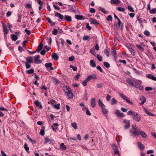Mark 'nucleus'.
Here are the masks:
<instances>
[{
    "mask_svg": "<svg viewBox=\"0 0 156 156\" xmlns=\"http://www.w3.org/2000/svg\"><path fill=\"white\" fill-rule=\"evenodd\" d=\"M119 94L121 97L124 100L126 101L127 102L130 104L131 105H133V103L130 100H129L127 97L124 94L121 93H119Z\"/></svg>",
    "mask_w": 156,
    "mask_h": 156,
    "instance_id": "obj_1",
    "label": "nucleus"
},
{
    "mask_svg": "<svg viewBox=\"0 0 156 156\" xmlns=\"http://www.w3.org/2000/svg\"><path fill=\"white\" fill-rule=\"evenodd\" d=\"M64 88H66V89L68 90L67 93V95L70 98H72L73 97V94L71 91L69 87L67 86H65Z\"/></svg>",
    "mask_w": 156,
    "mask_h": 156,
    "instance_id": "obj_2",
    "label": "nucleus"
},
{
    "mask_svg": "<svg viewBox=\"0 0 156 156\" xmlns=\"http://www.w3.org/2000/svg\"><path fill=\"white\" fill-rule=\"evenodd\" d=\"M130 132L132 136H138L140 134V130L139 129H137L133 130H131Z\"/></svg>",
    "mask_w": 156,
    "mask_h": 156,
    "instance_id": "obj_3",
    "label": "nucleus"
},
{
    "mask_svg": "<svg viewBox=\"0 0 156 156\" xmlns=\"http://www.w3.org/2000/svg\"><path fill=\"white\" fill-rule=\"evenodd\" d=\"M134 114L133 117V119L138 122H139L141 119V117L140 116L138 115L136 112Z\"/></svg>",
    "mask_w": 156,
    "mask_h": 156,
    "instance_id": "obj_4",
    "label": "nucleus"
},
{
    "mask_svg": "<svg viewBox=\"0 0 156 156\" xmlns=\"http://www.w3.org/2000/svg\"><path fill=\"white\" fill-rule=\"evenodd\" d=\"M124 122L125 124L124 126V128L125 129H127L129 128L130 126L129 121L127 120H124Z\"/></svg>",
    "mask_w": 156,
    "mask_h": 156,
    "instance_id": "obj_5",
    "label": "nucleus"
},
{
    "mask_svg": "<svg viewBox=\"0 0 156 156\" xmlns=\"http://www.w3.org/2000/svg\"><path fill=\"white\" fill-rule=\"evenodd\" d=\"M97 78V76L95 74L89 75L87 78V80L90 81L91 79H96Z\"/></svg>",
    "mask_w": 156,
    "mask_h": 156,
    "instance_id": "obj_6",
    "label": "nucleus"
},
{
    "mask_svg": "<svg viewBox=\"0 0 156 156\" xmlns=\"http://www.w3.org/2000/svg\"><path fill=\"white\" fill-rule=\"evenodd\" d=\"M59 125L58 123H54L51 126V127L54 131L55 132H57L58 131L57 127Z\"/></svg>",
    "mask_w": 156,
    "mask_h": 156,
    "instance_id": "obj_7",
    "label": "nucleus"
},
{
    "mask_svg": "<svg viewBox=\"0 0 156 156\" xmlns=\"http://www.w3.org/2000/svg\"><path fill=\"white\" fill-rule=\"evenodd\" d=\"M34 58V62L36 64H39L41 62V60L39 59L40 56L39 55L35 56Z\"/></svg>",
    "mask_w": 156,
    "mask_h": 156,
    "instance_id": "obj_8",
    "label": "nucleus"
},
{
    "mask_svg": "<svg viewBox=\"0 0 156 156\" xmlns=\"http://www.w3.org/2000/svg\"><path fill=\"white\" fill-rule=\"evenodd\" d=\"M3 28L4 35H6L9 32V30L7 28L6 25L4 23L3 24Z\"/></svg>",
    "mask_w": 156,
    "mask_h": 156,
    "instance_id": "obj_9",
    "label": "nucleus"
},
{
    "mask_svg": "<svg viewBox=\"0 0 156 156\" xmlns=\"http://www.w3.org/2000/svg\"><path fill=\"white\" fill-rule=\"evenodd\" d=\"M90 103L91 105L93 107H95L96 106V99L95 98H92L91 100Z\"/></svg>",
    "mask_w": 156,
    "mask_h": 156,
    "instance_id": "obj_10",
    "label": "nucleus"
},
{
    "mask_svg": "<svg viewBox=\"0 0 156 156\" xmlns=\"http://www.w3.org/2000/svg\"><path fill=\"white\" fill-rule=\"evenodd\" d=\"M140 100L142 101V102L140 103V105H143L146 101V98L143 96H140Z\"/></svg>",
    "mask_w": 156,
    "mask_h": 156,
    "instance_id": "obj_11",
    "label": "nucleus"
},
{
    "mask_svg": "<svg viewBox=\"0 0 156 156\" xmlns=\"http://www.w3.org/2000/svg\"><path fill=\"white\" fill-rule=\"evenodd\" d=\"M112 147L113 150L114 151V153L115 154L118 155L119 154V151L117 150V148L116 146L114 144H112Z\"/></svg>",
    "mask_w": 156,
    "mask_h": 156,
    "instance_id": "obj_12",
    "label": "nucleus"
},
{
    "mask_svg": "<svg viewBox=\"0 0 156 156\" xmlns=\"http://www.w3.org/2000/svg\"><path fill=\"white\" fill-rule=\"evenodd\" d=\"M55 16L58 17L61 20H63L64 19L65 16H63L60 13L57 12L55 14Z\"/></svg>",
    "mask_w": 156,
    "mask_h": 156,
    "instance_id": "obj_13",
    "label": "nucleus"
},
{
    "mask_svg": "<svg viewBox=\"0 0 156 156\" xmlns=\"http://www.w3.org/2000/svg\"><path fill=\"white\" fill-rule=\"evenodd\" d=\"M115 113L119 117H122L123 116V114L119 110H117Z\"/></svg>",
    "mask_w": 156,
    "mask_h": 156,
    "instance_id": "obj_14",
    "label": "nucleus"
},
{
    "mask_svg": "<svg viewBox=\"0 0 156 156\" xmlns=\"http://www.w3.org/2000/svg\"><path fill=\"white\" fill-rule=\"evenodd\" d=\"M75 18L77 20H84L85 19V18L83 16L81 15H76L75 16Z\"/></svg>",
    "mask_w": 156,
    "mask_h": 156,
    "instance_id": "obj_15",
    "label": "nucleus"
},
{
    "mask_svg": "<svg viewBox=\"0 0 156 156\" xmlns=\"http://www.w3.org/2000/svg\"><path fill=\"white\" fill-rule=\"evenodd\" d=\"M128 83L130 85L133 86L135 80L133 79H128L127 80Z\"/></svg>",
    "mask_w": 156,
    "mask_h": 156,
    "instance_id": "obj_16",
    "label": "nucleus"
},
{
    "mask_svg": "<svg viewBox=\"0 0 156 156\" xmlns=\"http://www.w3.org/2000/svg\"><path fill=\"white\" fill-rule=\"evenodd\" d=\"M140 134L143 138L145 139L147 138V135L143 131H140Z\"/></svg>",
    "mask_w": 156,
    "mask_h": 156,
    "instance_id": "obj_17",
    "label": "nucleus"
},
{
    "mask_svg": "<svg viewBox=\"0 0 156 156\" xmlns=\"http://www.w3.org/2000/svg\"><path fill=\"white\" fill-rule=\"evenodd\" d=\"M138 146L140 149L141 150H143L144 149V145L141 144L140 142H138L137 143Z\"/></svg>",
    "mask_w": 156,
    "mask_h": 156,
    "instance_id": "obj_18",
    "label": "nucleus"
},
{
    "mask_svg": "<svg viewBox=\"0 0 156 156\" xmlns=\"http://www.w3.org/2000/svg\"><path fill=\"white\" fill-rule=\"evenodd\" d=\"M43 48V44L41 43L40 44H39L37 48V49L36 50L38 52H40V51Z\"/></svg>",
    "mask_w": 156,
    "mask_h": 156,
    "instance_id": "obj_19",
    "label": "nucleus"
},
{
    "mask_svg": "<svg viewBox=\"0 0 156 156\" xmlns=\"http://www.w3.org/2000/svg\"><path fill=\"white\" fill-rule=\"evenodd\" d=\"M59 147L60 149L62 150H65L66 149V147L63 143H61L59 146Z\"/></svg>",
    "mask_w": 156,
    "mask_h": 156,
    "instance_id": "obj_20",
    "label": "nucleus"
},
{
    "mask_svg": "<svg viewBox=\"0 0 156 156\" xmlns=\"http://www.w3.org/2000/svg\"><path fill=\"white\" fill-rule=\"evenodd\" d=\"M90 65L91 67L94 68L96 67V64L94 61L93 60H91L90 61Z\"/></svg>",
    "mask_w": 156,
    "mask_h": 156,
    "instance_id": "obj_21",
    "label": "nucleus"
},
{
    "mask_svg": "<svg viewBox=\"0 0 156 156\" xmlns=\"http://www.w3.org/2000/svg\"><path fill=\"white\" fill-rule=\"evenodd\" d=\"M52 58L55 60H58V57L55 53L51 55Z\"/></svg>",
    "mask_w": 156,
    "mask_h": 156,
    "instance_id": "obj_22",
    "label": "nucleus"
},
{
    "mask_svg": "<svg viewBox=\"0 0 156 156\" xmlns=\"http://www.w3.org/2000/svg\"><path fill=\"white\" fill-rule=\"evenodd\" d=\"M64 19H65L68 22H70L72 20L71 17L67 15L65 16Z\"/></svg>",
    "mask_w": 156,
    "mask_h": 156,
    "instance_id": "obj_23",
    "label": "nucleus"
},
{
    "mask_svg": "<svg viewBox=\"0 0 156 156\" xmlns=\"http://www.w3.org/2000/svg\"><path fill=\"white\" fill-rule=\"evenodd\" d=\"M45 127L42 126L40 131V134L41 136H44V134Z\"/></svg>",
    "mask_w": 156,
    "mask_h": 156,
    "instance_id": "obj_24",
    "label": "nucleus"
},
{
    "mask_svg": "<svg viewBox=\"0 0 156 156\" xmlns=\"http://www.w3.org/2000/svg\"><path fill=\"white\" fill-rule=\"evenodd\" d=\"M102 109V112L104 114H106L108 112V110L106 108V106H105L104 107L101 108Z\"/></svg>",
    "mask_w": 156,
    "mask_h": 156,
    "instance_id": "obj_25",
    "label": "nucleus"
},
{
    "mask_svg": "<svg viewBox=\"0 0 156 156\" xmlns=\"http://www.w3.org/2000/svg\"><path fill=\"white\" fill-rule=\"evenodd\" d=\"M98 104L100 107L101 108L104 106H105L103 103L102 102L101 100L99 99L98 100Z\"/></svg>",
    "mask_w": 156,
    "mask_h": 156,
    "instance_id": "obj_26",
    "label": "nucleus"
},
{
    "mask_svg": "<svg viewBox=\"0 0 156 156\" xmlns=\"http://www.w3.org/2000/svg\"><path fill=\"white\" fill-rule=\"evenodd\" d=\"M89 20L91 22V24H94L95 25L98 24V23L97 21L93 19L92 18H90Z\"/></svg>",
    "mask_w": 156,
    "mask_h": 156,
    "instance_id": "obj_27",
    "label": "nucleus"
},
{
    "mask_svg": "<svg viewBox=\"0 0 156 156\" xmlns=\"http://www.w3.org/2000/svg\"><path fill=\"white\" fill-rule=\"evenodd\" d=\"M120 2L119 0H111L110 3L112 4H117Z\"/></svg>",
    "mask_w": 156,
    "mask_h": 156,
    "instance_id": "obj_28",
    "label": "nucleus"
},
{
    "mask_svg": "<svg viewBox=\"0 0 156 156\" xmlns=\"http://www.w3.org/2000/svg\"><path fill=\"white\" fill-rule=\"evenodd\" d=\"M26 61L29 63H32L33 62V58L31 56L28 57L26 58Z\"/></svg>",
    "mask_w": 156,
    "mask_h": 156,
    "instance_id": "obj_29",
    "label": "nucleus"
},
{
    "mask_svg": "<svg viewBox=\"0 0 156 156\" xmlns=\"http://www.w3.org/2000/svg\"><path fill=\"white\" fill-rule=\"evenodd\" d=\"M111 103L112 105H114L117 104V101L114 98H112L111 101Z\"/></svg>",
    "mask_w": 156,
    "mask_h": 156,
    "instance_id": "obj_30",
    "label": "nucleus"
},
{
    "mask_svg": "<svg viewBox=\"0 0 156 156\" xmlns=\"http://www.w3.org/2000/svg\"><path fill=\"white\" fill-rule=\"evenodd\" d=\"M12 39L13 41H16L18 39V37L15 35L13 34H11Z\"/></svg>",
    "mask_w": 156,
    "mask_h": 156,
    "instance_id": "obj_31",
    "label": "nucleus"
},
{
    "mask_svg": "<svg viewBox=\"0 0 156 156\" xmlns=\"http://www.w3.org/2000/svg\"><path fill=\"white\" fill-rule=\"evenodd\" d=\"M52 106L54 108L57 109H60V104H55L52 105Z\"/></svg>",
    "mask_w": 156,
    "mask_h": 156,
    "instance_id": "obj_32",
    "label": "nucleus"
},
{
    "mask_svg": "<svg viewBox=\"0 0 156 156\" xmlns=\"http://www.w3.org/2000/svg\"><path fill=\"white\" fill-rule=\"evenodd\" d=\"M144 110L145 112L148 115L153 116H154V115L153 114H152L151 113L148 111L145 108H144Z\"/></svg>",
    "mask_w": 156,
    "mask_h": 156,
    "instance_id": "obj_33",
    "label": "nucleus"
},
{
    "mask_svg": "<svg viewBox=\"0 0 156 156\" xmlns=\"http://www.w3.org/2000/svg\"><path fill=\"white\" fill-rule=\"evenodd\" d=\"M34 69H31L28 70H26V73H27L30 74L33 73L34 72Z\"/></svg>",
    "mask_w": 156,
    "mask_h": 156,
    "instance_id": "obj_34",
    "label": "nucleus"
},
{
    "mask_svg": "<svg viewBox=\"0 0 156 156\" xmlns=\"http://www.w3.org/2000/svg\"><path fill=\"white\" fill-rule=\"evenodd\" d=\"M112 55L115 57H116V53L115 50L114 48L112 51Z\"/></svg>",
    "mask_w": 156,
    "mask_h": 156,
    "instance_id": "obj_35",
    "label": "nucleus"
},
{
    "mask_svg": "<svg viewBox=\"0 0 156 156\" xmlns=\"http://www.w3.org/2000/svg\"><path fill=\"white\" fill-rule=\"evenodd\" d=\"M90 52L94 56L96 55V53L94 48H91L90 50Z\"/></svg>",
    "mask_w": 156,
    "mask_h": 156,
    "instance_id": "obj_36",
    "label": "nucleus"
},
{
    "mask_svg": "<svg viewBox=\"0 0 156 156\" xmlns=\"http://www.w3.org/2000/svg\"><path fill=\"white\" fill-rule=\"evenodd\" d=\"M88 81H89L88 80H87V78L85 80H83L82 82L83 85L84 86H86L87 85V82Z\"/></svg>",
    "mask_w": 156,
    "mask_h": 156,
    "instance_id": "obj_37",
    "label": "nucleus"
},
{
    "mask_svg": "<svg viewBox=\"0 0 156 156\" xmlns=\"http://www.w3.org/2000/svg\"><path fill=\"white\" fill-rule=\"evenodd\" d=\"M72 126L75 129H77V124L76 122L72 123L71 124Z\"/></svg>",
    "mask_w": 156,
    "mask_h": 156,
    "instance_id": "obj_38",
    "label": "nucleus"
},
{
    "mask_svg": "<svg viewBox=\"0 0 156 156\" xmlns=\"http://www.w3.org/2000/svg\"><path fill=\"white\" fill-rule=\"evenodd\" d=\"M136 46L138 48V49L139 50L141 51H144V49L140 45H136Z\"/></svg>",
    "mask_w": 156,
    "mask_h": 156,
    "instance_id": "obj_39",
    "label": "nucleus"
},
{
    "mask_svg": "<svg viewBox=\"0 0 156 156\" xmlns=\"http://www.w3.org/2000/svg\"><path fill=\"white\" fill-rule=\"evenodd\" d=\"M22 18V15L21 14H19L18 15V20H17V22H21V19Z\"/></svg>",
    "mask_w": 156,
    "mask_h": 156,
    "instance_id": "obj_40",
    "label": "nucleus"
},
{
    "mask_svg": "<svg viewBox=\"0 0 156 156\" xmlns=\"http://www.w3.org/2000/svg\"><path fill=\"white\" fill-rule=\"evenodd\" d=\"M104 65L107 68H108L110 66L108 62H105L104 63Z\"/></svg>",
    "mask_w": 156,
    "mask_h": 156,
    "instance_id": "obj_41",
    "label": "nucleus"
},
{
    "mask_svg": "<svg viewBox=\"0 0 156 156\" xmlns=\"http://www.w3.org/2000/svg\"><path fill=\"white\" fill-rule=\"evenodd\" d=\"M104 53L106 54L107 57H108L109 56V51L107 49L104 50Z\"/></svg>",
    "mask_w": 156,
    "mask_h": 156,
    "instance_id": "obj_42",
    "label": "nucleus"
},
{
    "mask_svg": "<svg viewBox=\"0 0 156 156\" xmlns=\"http://www.w3.org/2000/svg\"><path fill=\"white\" fill-rule=\"evenodd\" d=\"M112 16L110 15H108L107 18L106 20L108 21H112Z\"/></svg>",
    "mask_w": 156,
    "mask_h": 156,
    "instance_id": "obj_43",
    "label": "nucleus"
},
{
    "mask_svg": "<svg viewBox=\"0 0 156 156\" xmlns=\"http://www.w3.org/2000/svg\"><path fill=\"white\" fill-rule=\"evenodd\" d=\"M58 33V30L55 29H54L52 31V33L54 35H56Z\"/></svg>",
    "mask_w": 156,
    "mask_h": 156,
    "instance_id": "obj_44",
    "label": "nucleus"
},
{
    "mask_svg": "<svg viewBox=\"0 0 156 156\" xmlns=\"http://www.w3.org/2000/svg\"><path fill=\"white\" fill-rule=\"evenodd\" d=\"M128 9L130 12H134V11L133 9V7L132 6H130L129 5H128Z\"/></svg>",
    "mask_w": 156,
    "mask_h": 156,
    "instance_id": "obj_45",
    "label": "nucleus"
},
{
    "mask_svg": "<svg viewBox=\"0 0 156 156\" xmlns=\"http://www.w3.org/2000/svg\"><path fill=\"white\" fill-rule=\"evenodd\" d=\"M57 103V102L53 100H52L50 101V103L49 102V104H51L52 105V106L53 105L56 104Z\"/></svg>",
    "mask_w": 156,
    "mask_h": 156,
    "instance_id": "obj_46",
    "label": "nucleus"
},
{
    "mask_svg": "<svg viewBox=\"0 0 156 156\" xmlns=\"http://www.w3.org/2000/svg\"><path fill=\"white\" fill-rule=\"evenodd\" d=\"M24 147L25 150L28 151L29 150V147H28V145L27 143H25L24 145Z\"/></svg>",
    "mask_w": 156,
    "mask_h": 156,
    "instance_id": "obj_47",
    "label": "nucleus"
},
{
    "mask_svg": "<svg viewBox=\"0 0 156 156\" xmlns=\"http://www.w3.org/2000/svg\"><path fill=\"white\" fill-rule=\"evenodd\" d=\"M117 10L120 12H123L125 11V9L123 8H122L120 7H118L117 8Z\"/></svg>",
    "mask_w": 156,
    "mask_h": 156,
    "instance_id": "obj_48",
    "label": "nucleus"
},
{
    "mask_svg": "<svg viewBox=\"0 0 156 156\" xmlns=\"http://www.w3.org/2000/svg\"><path fill=\"white\" fill-rule=\"evenodd\" d=\"M136 112H134L132 111H129L127 112V114L128 115H132L133 116L134 115V113H135Z\"/></svg>",
    "mask_w": 156,
    "mask_h": 156,
    "instance_id": "obj_49",
    "label": "nucleus"
},
{
    "mask_svg": "<svg viewBox=\"0 0 156 156\" xmlns=\"http://www.w3.org/2000/svg\"><path fill=\"white\" fill-rule=\"evenodd\" d=\"M27 138L32 144H35L36 143V140H33L31 138L29 137H28Z\"/></svg>",
    "mask_w": 156,
    "mask_h": 156,
    "instance_id": "obj_50",
    "label": "nucleus"
},
{
    "mask_svg": "<svg viewBox=\"0 0 156 156\" xmlns=\"http://www.w3.org/2000/svg\"><path fill=\"white\" fill-rule=\"evenodd\" d=\"M129 51H130V52H131V54L133 56H134L135 55V51L133 49H130L129 50Z\"/></svg>",
    "mask_w": 156,
    "mask_h": 156,
    "instance_id": "obj_51",
    "label": "nucleus"
},
{
    "mask_svg": "<svg viewBox=\"0 0 156 156\" xmlns=\"http://www.w3.org/2000/svg\"><path fill=\"white\" fill-rule=\"evenodd\" d=\"M75 59V57H74L72 55L70 57H69V61H73Z\"/></svg>",
    "mask_w": 156,
    "mask_h": 156,
    "instance_id": "obj_52",
    "label": "nucleus"
},
{
    "mask_svg": "<svg viewBox=\"0 0 156 156\" xmlns=\"http://www.w3.org/2000/svg\"><path fill=\"white\" fill-rule=\"evenodd\" d=\"M97 57L98 59L100 61H101L102 60V57L101 55H97Z\"/></svg>",
    "mask_w": 156,
    "mask_h": 156,
    "instance_id": "obj_53",
    "label": "nucleus"
},
{
    "mask_svg": "<svg viewBox=\"0 0 156 156\" xmlns=\"http://www.w3.org/2000/svg\"><path fill=\"white\" fill-rule=\"evenodd\" d=\"M25 65L27 69L30 68L31 67V65L27 62H26Z\"/></svg>",
    "mask_w": 156,
    "mask_h": 156,
    "instance_id": "obj_54",
    "label": "nucleus"
},
{
    "mask_svg": "<svg viewBox=\"0 0 156 156\" xmlns=\"http://www.w3.org/2000/svg\"><path fill=\"white\" fill-rule=\"evenodd\" d=\"M144 34L145 35L148 36L150 35V32L147 30H145L144 32Z\"/></svg>",
    "mask_w": 156,
    "mask_h": 156,
    "instance_id": "obj_55",
    "label": "nucleus"
},
{
    "mask_svg": "<svg viewBox=\"0 0 156 156\" xmlns=\"http://www.w3.org/2000/svg\"><path fill=\"white\" fill-rule=\"evenodd\" d=\"M151 13L154 14L156 13V9L155 8L153 9L150 12Z\"/></svg>",
    "mask_w": 156,
    "mask_h": 156,
    "instance_id": "obj_56",
    "label": "nucleus"
},
{
    "mask_svg": "<svg viewBox=\"0 0 156 156\" xmlns=\"http://www.w3.org/2000/svg\"><path fill=\"white\" fill-rule=\"evenodd\" d=\"M86 28L88 30H91V27L90 26L89 23H87Z\"/></svg>",
    "mask_w": 156,
    "mask_h": 156,
    "instance_id": "obj_57",
    "label": "nucleus"
},
{
    "mask_svg": "<svg viewBox=\"0 0 156 156\" xmlns=\"http://www.w3.org/2000/svg\"><path fill=\"white\" fill-rule=\"evenodd\" d=\"M90 11L91 13H94L95 12V10L94 9L90 8Z\"/></svg>",
    "mask_w": 156,
    "mask_h": 156,
    "instance_id": "obj_58",
    "label": "nucleus"
},
{
    "mask_svg": "<svg viewBox=\"0 0 156 156\" xmlns=\"http://www.w3.org/2000/svg\"><path fill=\"white\" fill-rule=\"evenodd\" d=\"M152 88L150 87H146L145 88V90L146 91H148L152 90Z\"/></svg>",
    "mask_w": 156,
    "mask_h": 156,
    "instance_id": "obj_59",
    "label": "nucleus"
},
{
    "mask_svg": "<svg viewBox=\"0 0 156 156\" xmlns=\"http://www.w3.org/2000/svg\"><path fill=\"white\" fill-rule=\"evenodd\" d=\"M103 86V84L102 83H99L97 85V87L98 88H100L102 87Z\"/></svg>",
    "mask_w": 156,
    "mask_h": 156,
    "instance_id": "obj_60",
    "label": "nucleus"
},
{
    "mask_svg": "<svg viewBox=\"0 0 156 156\" xmlns=\"http://www.w3.org/2000/svg\"><path fill=\"white\" fill-rule=\"evenodd\" d=\"M100 10H101V12H102L104 13H105V14H107V12L105 10L104 8H101V9H100Z\"/></svg>",
    "mask_w": 156,
    "mask_h": 156,
    "instance_id": "obj_61",
    "label": "nucleus"
},
{
    "mask_svg": "<svg viewBox=\"0 0 156 156\" xmlns=\"http://www.w3.org/2000/svg\"><path fill=\"white\" fill-rule=\"evenodd\" d=\"M90 38V36H84L83 37V39L84 40H87Z\"/></svg>",
    "mask_w": 156,
    "mask_h": 156,
    "instance_id": "obj_62",
    "label": "nucleus"
},
{
    "mask_svg": "<svg viewBox=\"0 0 156 156\" xmlns=\"http://www.w3.org/2000/svg\"><path fill=\"white\" fill-rule=\"evenodd\" d=\"M26 7L28 9H31L32 8V6L30 4H27L26 5Z\"/></svg>",
    "mask_w": 156,
    "mask_h": 156,
    "instance_id": "obj_63",
    "label": "nucleus"
},
{
    "mask_svg": "<svg viewBox=\"0 0 156 156\" xmlns=\"http://www.w3.org/2000/svg\"><path fill=\"white\" fill-rule=\"evenodd\" d=\"M18 49L20 52H22L23 51H24V49L22 47L20 46L18 47Z\"/></svg>",
    "mask_w": 156,
    "mask_h": 156,
    "instance_id": "obj_64",
    "label": "nucleus"
}]
</instances>
